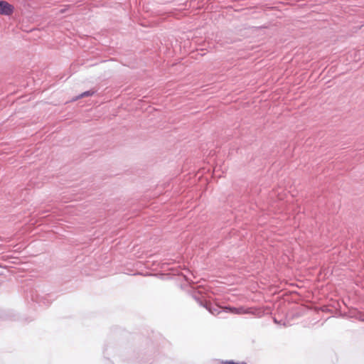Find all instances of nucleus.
Here are the masks:
<instances>
[{"label":"nucleus","instance_id":"f257e3e1","mask_svg":"<svg viewBox=\"0 0 364 364\" xmlns=\"http://www.w3.org/2000/svg\"><path fill=\"white\" fill-rule=\"evenodd\" d=\"M14 7L6 1H0V15L10 16L14 13Z\"/></svg>","mask_w":364,"mask_h":364},{"label":"nucleus","instance_id":"f03ea898","mask_svg":"<svg viewBox=\"0 0 364 364\" xmlns=\"http://www.w3.org/2000/svg\"><path fill=\"white\" fill-rule=\"evenodd\" d=\"M252 313L250 309H245L243 306L237 308V314H247Z\"/></svg>","mask_w":364,"mask_h":364},{"label":"nucleus","instance_id":"7ed1b4c3","mask_svg":"<svg viewBox=\"0 0 364 364\" xmlns=\"http://www.w3.org/2000/svg\"><path fill=\"white\" fill-rule=\"evenodd\" d=\"M223 309H224V310L229 311L232 314H237V308H235V307L228 306V307H224Z\"/></svg>","mask_w":364,"mask_h":364},{"label":"nucleus","instance_id":"20e7f679","mask_svg":"<svg viewBox=\"0 0 364 364\" xmlns=\"http://www.w3.org/2000/svg\"><path fill=\"white\" fill-rule=\"evenodd\" d=\"M222 364H247V363H245V362L237 363V362H234L232 360H225V361H223Z\"/></svg>","mask_w":364,"mask_h":364},{"label":"nucleus","instance_id":"39448f33","mask_svg":"<svg viewBox=\"0 0 364 364\" xmlns=\"http://www.w3.org/2000/svg\"><path fill=\"white\" fill-rule=\"evenodd\" d=\"M93 92H91V91H87V92H85L83 93H82L80 96V97H87V96H91L93 95Z\"/></svg>","mask_w":364,"mask_h":364}]
</instances>
